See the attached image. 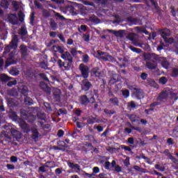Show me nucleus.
Returning <instances> with one entry per match:
<instances>
[{"label": "nucleus", "mask_w": 178, "mask_h": 178, "mask_svg": "<svg viewBox=\"0 0 178 178\" xmlns=\"http://www.w3.org/2000/svg\"><path fill=\"white\" fill-rule=\"evenodd\" d=\"M71 56H77V49L72 47L70 49V51Z\"/></svg>", "instance_id": "nucleus-45"}, {"label": "nucleus", "mask_w": 178, "mask_h": 178, "mask_svg": "<svg viewBox=\"0 0 178 178\" xmlns=\"http://www.w3.org/2000/svg\"><path fill=\"white\" fill-rule=\"evenodd\" d=\"M147 83L150 86V87H154L155 88L156 86V82L154 80L151 79H147Z\"/></svg>", "instance_id": "nucleus-43"}, {"label": "nucleus", "mask_w": 178, "mask_h": 178, "mask_svg": "<svg viewBox=\"0 0 178 178\" xmlns=\"http://www.w3.org/2000/svg\"><path fill=\"white\" fill-rule=\"evenodd\" d=\"M122 76L118 74H113L110 77L108 83L110 86H113L115 83H119L121 81Z\"/></svg>", "instance_id": "nucleus-8"}, {"label": "nucleus", "mask_w": 178, "mask_h": 178, "mask_svg": "<svg viewBox=\"0 0 178 178\" xmlns=\"http://www.w3.org/2000/svg\"><path fill=\"white\" fill-rule=\"evenodd\" d=\"M127 40L132 41V42H136V34L133 33H129L127 36Z\"/></svg>", "instance_id": "nucleus-28"}, {"label": "nucleus", "mask_w": 178, "mask_h": 178, "mask_svg": "<svg viewBox=\"0 0 178 178\" xmlns=\"http://www.w3.org/2000/svg\"><path fill=\"white\" fill-rule=\"evenodd\" d=\"M127 106L128 109H136L137 108V105H136V102L134 101H131L127 104Z\"/></svg>", "instance_id": "nucleus-26"}, {"label": "nucleus", "mask_w": 178, "mask_h": 178, "mask_svg": "<svg viewBox=\"0 0 178 178\" xmlns=\"http://www.w3.org/2000/svg\"><path fill=\"white\" fill-rule=\"evenodd\" d=\"M6 168L8 170H15V165L13 164H7Z\"/></svg>", "instance_id": "nucleus-63"}, {"label": "nucleus", "mask_w": 178, "mask_h": 178, "mask_svg": "<svg viewBox=\"0 0 178 178\" xmlns=\"http://www.w3.org/2000/svg\"><path fill=\"white\" fill-rule=\"evenodd\" d=\"M53 49H54L56 52H58L59 54H61V55H63V54L65 53V49H66V48H65V47L63 46L53 45Z\"/></svg>", "instance_id": "nucleus-19"}, {"label": "nucleus", "mask_w": 178, "mask_h": 178, "mask_svg": "<svg viewBox=\"0 0 178 178\" xmlns=\"http://www.w3.org/2000/svg\"><path fill=\"white\" fill-rule=\"evenodd\" d=\"M127 22L128 23H131V24H134V26H137L140 24V19L133 17H129L127 19Z\"/></svg>", "instance_id": "nucleus-17"}, {"label": "nucleus", "mask_w": 178, "mask_h": 178, "mask_svg": "<svg viewBox=\"0 0 178 178\" xmlns=\"http://www.w3.org/2000/svg\"><path fill=\"white\" fill-rule=\"evenodd\" d=\"M8 94L10 95V97H15L16 95V91L13 89H10L8 91Z\"/></svg>", "instance_id": "nucleus-55"}, {"label": "nucleus", "mask_w": 178, "mask_h": 178, "mask_svg": "<svg viewBox=\"0 0 178 178\" xmlns=\"http://www.w3.org/2000/svg\"><path fill=\"white\" fill-rule=\"evenodd\" d=\"M166 97H167L166 92H161L159 95V99H165V98H166Z\"/></svg>", "instance_id": "nucleus-53"}, {"label": "nucleus", "mask_w": 178, "mask_h": 178, "mask_svg": "<svg viewBox=\"0 0 178 178\" xmlns=\"http://www.w3.org/2000/svg\"><path fill=\"white\" fill-rule=\"evenodd\" d=\"M97 120V118L92 117L87 119V123L88 124H94Z\"/></svg>", "instance_id": "nucleus-37"}, {"label": "nucleus", "mask_w": 178, "mask_h": 178, "mask_svg": "<svg viewBox=\"0 0 178 178\" xmlns=\"http://www.w3.org/2000/svg\"><path fill=\"white\" fill-rule=\"evenodd\" d=\"M156 106V102H154L153 104H150V108L149 109H145V113H146V115H151V113H152V112H154V106Z\"/></svg>", "instance_id": "nucleus-21"}, {"label": "nucleus", "mask_w": 178, "mask_h": 178, "mask_svg": "<svg viewBox=\"0 0 178 178\" xmlns=\"http://www.w3.org/2000/svg\"><path fill=\"white\" fill-rule=\"evenodd\" d=\"M127 118L132 123H136L137 122V115L136 114H127Z\"/></svg>", "instance_id": "nucleus-24"}, {"label": "nucleus", "mask_w": 178, "mask_h": 178, "mask_svg": "<svg viewBox=\"0 0 178 178\" xmlns=\"http://www.w3.org/2000/svg\"><path fill=\"white\" fill-rule=\"evenodd\" d=\"M27 29L26 28V26H22L21 27L19 34V35H22V37H24V35H27Z\"/></svg>", "instance_id": "nucleus-27"}, {"label": "nucleus", "mask_w": 178, "mask_h": 178, "mask_svg": "<svg viewBox=\"0 0 178 178\" xmlns=\"http://www.w3.org/2000/svg\"><path fill=\"white\" fill-rule=\"evenodd\" d=\"M34 19H35V15L34 13H32L31 15V18H30L31 26H34Z\"/></svg>", "instance_id": "nucleus-49"}, {"label": "nucleus", "mask_w": 178, "mask_h": 178, "mask_svg": "<svg viewBox=\"0 0 178 178\" xmlns=\"http://www.w3.org/2000/svg\"><path fill=\"white\" fill-rule=\"evenodd\" d=\"M67 166L70 168V169H74V170H78V172H81V168L80 167V165L77 163H74L73 162L68 161L67 163Z\"/></svg>", "instance_id": "nucleus-13"}, {"label": "nucleus", "mask_w": 178, "mask_h": 178, "mask_svg": "<svg viewBox=\"0 0 178 178\" xmlns=\"http://www.w3.org/2000/svg\"><path fill=\"white\" fill-rule=\"evenodd\" d=\"M21 116L24 117V120H27L28 123L33 124L34 122H35V119H37V117L34 115L33 113H27L25 110H23L21 111Z\"/></svg>", "instance_id": "nucleus-7"}, {"label": "nucleus", "mask_w": 178, "mask_h": 178, "mask_svg": "<svg viewBox=\"0 0 178 178\" xmlns=\"http://www.w3.org/2000/svg\"><path fill=\"white\" fill-rule=\"evenodd\" d=\"M159 83H160V84L165 85L168 83V79L166 78V76H162L159 79Z\"/></svg>", "instance_id": "nucleus-39"}, {"label": "nucleus", "mask_w": 178, "mask_h": 178, "mask_svg": "<svg viewBox=\"0 0 178 178\" xmlns=\"http://www.w3.org/2000/svg\"><path fill=\"white\" fill-rule=\"evenodd\" d=\"M19 73V70L15 68L10 70V74H11V76H18Z\"/></svg>", "instance_id": "nucleus-42"}, {"label": "nucleus", "mask_w": 178, "mask_h": 178, "mask_svg": "<svg viewBox=\"0 0 178 178\" xmlns=\"http://www.w3.org/2000/svg\"><path fill=\"white\" fill-rule=\"evenodd\" d=\"M19 127L24 133H30V125L27 124L24 120H21L19 122Z\"/></svg>", "instance_id": "nucleus-11"}, {"label": "nucleus", "mask_w": 178, "mask_h": 178, "mask_svg": "<svg viewBox=\"0 0 178 178\" xmlns=\"http://www.w3.org/2000/svg\"><path fill=\"white\" fill-rule=\"evenodd\" d=\"M68 9L71 13H73V15H77V12H76V8L74 6H69Z\"/></svg>", "instance_id": "nucleus-54"}, {"label": "nucleus", "mask_w": 178, "mask_h": 178, "mask_svg": "<svg viewBox=\"0 0 178 178\" xmlns=\"http://www.w3.org/2000/svg\"><path fill=\"white\" fill-rule=\"evenodd\" d=\"M125 31H126L124 30L115 31L114 35H115V37H120V38H122L124 37Z\"/></svg>", "instance_id": "nucleus-25"}, {"label": "nucleus", "mask_w": 178, "mask_h": 178, "mask_svg": "<svg viewBox=\"0 0 178 178\" xmlns=\"http://www.w3.org/2000/svg\"><path fill=\"white\" fill-rule=\"evenodd\" d=\"M161 66L164 67V69H169V66H170V64L166 60L161 61Z\"/></svg>", "instance_id": "nucleus-36"}, {"label": "nucleus", "mask_w": 178, "mask_h": 178, "mask_svg": "<svg viewBox=\"0 0 178 178\" xmlns=\"http://www.w3.org/2000/svg\"><path fill=\"white\" fill-rule=\"evenodd\" d=\"M18 44L19 38L17 35H15L10 44L5 47L3 53V56H6L9 54L8 57L6 60V67H8L10 65H16L17 61L15 60V55H16V49L17 48ZM10 51H12L10 52Z\"/></svg>", "instance_id": "nucleus-1"}, {"label": "nucleus", "mask_w": 178, "mask_h": 178, "mask_svg": "<svg viewBox=\"0 0 178 178\" xmlns=\"http://www.w3.org/2000/svg\"><path fill=\"white\" fill-rule=\"evenodd\" d=\"M67 110H63L62 108H60L58 110V112L57 113L58 116H60V115H67Z\"/></svg>", "instance_id": "nucleus-50"}, {"label": "nucleus", "mask_w": 178, "mask_h": 178, "mask_svg": "<svg viewBox=\"0 0 178 178\" xmlns=\"http://www.w3.org/2000/svg\"><path fill=\"white\" fill-rule=\"evenodd\" d=\"M18 17H19V22H24V14L22 11L19 13Z\"/></svg>", "instance_id": "nucleus-47"}, {"label": "nucleus", "mask_w": 178, "mask_h": 178, "mask_svg": "<svg viewBox=\"0 0 178 178\" xmlns=\"http://www.w3.org/2000/svg\"><path fill=\"white\" fill-rule=\"evenodd\" d=\"M57 145L58 147H63L64 148H67L69 147V145H67L63 140H58Z\"/></svg>", "instance_id": "nucleus-35"}, {"label": "nucleus", "mask_w": 178, "mask_h": 178, "mask_svg": "<svg viewBox=\"0 0 178 178\" xmlns=\"http://www.w3.org/2000/svg\"><path fill=\"white\" fill-rule=\"evenodd\" d=\"M44 106L46 107L47 111H52V108L51 107V104L48 102H44Z\"/></svg>", "instance_id": "nucleus-58"}, {"label": "nucleus", "mask_w": 178, "mask_h": 178, "mask_svg": "<svg viewBox=\"0 0 178 178\" xmlns=\"http://www.w3.org/2000/svg\"><path fill=\"white\" fill-rule=\"evenodd\" d=\"M92 92H90V97H88L86 95H83L79 98V102L81 105L86 106L88 104H95V97L92 95Z\"/></svg>", "instance_id": "nucleus-5"}, {"label": "nucleus", "mask_w": 178, "mask_h": 178, "mask_svg": "<svg viewBox=\"0 0 178 178\" xmlns=\"http://www.w3.org/2000/svg\"><path fill=\"white\" fill-rule=\"evenodd\" d=\"M1 6V8H3V9H8V8H9V1H8V0H2Z\"/></svg>", "instance_id": "nucleus-29"}, {"label": "nucleus", "mask_w": 178, "mask_h": 178, "mask_svg": "<svg viewBox=\"0 0 178 178\" xmlns=\"http://www.w3.org/2000/svg\"><path fill=\"white\" fill-rule=\"evenodd\" d=\"M147 77H148V74L145 72H143L140 74V78L142 79V80H147Z\"/></svg>", "instance_id": "nucleus-64"}, {"label": "nucleus", "mask_w": 178, "mask_h": 178, "mask_svg": "<svg viewBox=\"0 0 178 178\" xmlns=\"http://www.w3.org/2000/svg\"><path fill=\"white\" fill-rule=\"evenodd\" d=\"M24 103L26 104V105H29V106H31V105H33V99L30 98L29 97L25 96Z\"/></svg>", "instance_id": "nucleus-30"}, {"label": "nucleus", "mask_w": 178, "mask_h": 178, "mask_svg": "<svg viewBox=\"0 0 178 178\" xmlns=\"http://www.w3.org/2000/svg\"><path fill=\"white\" fill-rule=\"evenodd\" d=\"M134 169L135 170H136V172H144V168H140V167L138 166V165H134Z\"/></svg>", "instance_id": "nucleus-56"}, {"label": "nucleus", "mask_w": 178, "mask_h": 178, "mask_svg": "<svg viewBox=\"0 0 178 178\" xmlns=\"http://www.w3.org/2000/svg\"><path fill=\"white\" fill-rule=\"evenodd\" d=\"M49 24H50V27L51 29V30H56V29H58V24L55 22V19H50V22H49Z\"/></svg>", "instance_id": "nucleus-23"}, {"label": "nucleus", "mask_w": 178, "mask_h": 178, "mask_svg": "<svg viewBox=\"0 0 178 178\" xmlns=\"http://www.w3.org/2000/svg\"><path fill=\"white\" fill-rule=\"evenodd\" d=\"M18 91L20 92L24 97H27L29 94V88L26 86H21L18 88Z\"/></svg>", "instance_id": "nucleus-14"}, {"label": "nucleus", "mask_w": 178, "mask_h": 178, "mask_svg": "<svg viewBox=\"0 0 178 178\" xmlns=\"http://www.w3.org/2000/svg\"><path fill=\"white\" fill-rule=\"evenodd\" d=\"M83 38L84 41H86V42H88V41H90V34H83Z\"/></svg>", "instance_id": "nucleus-60"}, {"label": "nucleus", "mask_w": 178, "mask_h": 178, "mask_svg": "<svg viewBox=\"0 0 178 178\" xmlns=\"http://www.w3.org/2000/svg\"><path fill=\"white\" fill-rule=\"evenodd\" d=\"M17 84V81L13 80V81H10L8 82L7 86L8 87H12L13 86H16Z\"/></svg>", "instance_id": "nucleus-51"}, {"label": "nucleus", "mask_w": 178, "mask_h": 178, "mask_svg": "<svg viewBox=\"0 0 178 178\" xmlns=\"http://www.w3.org/2000/svg\"><path fill=\"white\" fill-rule=\"evenodd\" d=\"M91 87H92V84L91 82L88 81V79H85L82 81L81 90L83 91H89Z\"/></svg>", "instance_id": "nucleus-9"}, {"label": "nucleus", "mask_w": 178, "mask_h": 178, "mask_svg": "<svg viewBox=\"0 0 178 178\" xmlns=\"http://www.w3.org/2000/svg\"><path fill=\"white\" fill-rule=\"evenodd\" d=\"M104 168L106 170H111V162L106 161L105 163H104Z\"/></svg>", "instance_id": "nucleus-57"}, {"label": "nucleus", "mask_w": 178, "mask_h": 178, "mask_svg": "<svg viewBox=\"0 0 178 178\" xmlns=\"http://www.w3.org/2000/svg\"><path fill=\"white\" fill-rule=\"evenodd\" d=\"M83 5H86L87 6H94V3L91 1H88L87 0L82 1Z\"/></svg>", "instance_id": "nucleus-52"}, {"label": "nucleus", "mask_w": 178, "mask_h": 178, "mask_svg": "<svg viewBox=\"0 0 178 178\" xmlns=\"http://www.w3.org/2000/svg\"><path fill=\"white\" fill-rule=\"evenodd\" d=\"M61 59L67 62V65L65 67V70H70L72 69V66L73 65V56L70 54V52L65 51L60 56Z\"/></svg>", "instance_id": "nucleus-4"}, {"label": "nucleus", "mask_w": 178, "mask_h": 178, "mask_svg": "<svg viewBox=\"0 0 178 178\" xmlns=\"http://www.w3.org/2000/svg\"><path fill=\"white\" fill-rule=\"evenodd\" d=\"M172 77H177L178 76V68H172V73H171Z\"/></svg>", "instance_id": "nucleus-41"}, {"label": "nucleus", "mask_w": 178, "mask_h": 178, "mask_svg": "<svg viewBox=\"0 0 178 178\" xmlns=\"http://www.w3.org/2000/svg\"><path fill=\"white\" fill-rule=\"evenodd\" d=\"M143 58L146 60V67L150 70L156 69V56H152L149 53H144Z\"/></svg>", "instance_id": "nucleus-2"}, {"label": "nucleus", "mask_w": 178, "mask_h": 178, "mask_svg": "<svg viewBox=\"0 0 178 178\" xmlns=\"http://www.w3.org/2000/svg\"><path fill=\"white\" fill-rule=\"evenodd\" d=\"M121 92L122 94V97L124 98H129L130 97V91L127 89L122 90Z\"/></svg>", "instance_id": "nucleus-31"}, {"label": "nucleus", "mask_w": 178, "mask_h": 178, "mask_svg": "<svg viewBox=\"0 0 178 178\" xmlns=\"http://www.w3.org/2000/svg\"><path fill=\"white\" fill-rule=\"evenodd\" d=\"M129 49H131V51H132V52H135L136 54H141V52H143L141 49H138L133 46H130Z\"/></svg>", "instance_id": "nucleus-34"}, {"label": "nucleus", "mask_w": 178, "mask_h": 178, "mask_svg": "<svg viewBox=\"0 0 178 178\" xmlns=\"http://www.w3.org/2000/svg\"><path fill=\"white\" fill-rule=\"evenodd\" d=\"M42 16H44V17H49V16H51V13H49V12L47 10H43L42 12Z\"/></svg>", "instance_id": "nucleus-61"}, {"label": "nucleus", "mask_w": 178, "mask_h": 178, "mask_svg": "<svg viewBox=\"0 0 178 178\" xmlns=\"http://www.w3.org/2000/svg\"><path fill=\"white\" fill-rule=\"evenodd\" d=\"M57 65L58 66V67H60V69H62V67H64L65 70H66V66L67 65V61H62L61 59H58L57 61Z\"/></svg>", "instance_id": "nucleus-22"}, {"label": "nucleus", "mask_w": 178, "mask_h": 178, "mask_svg": "<svg viewBox=\"0 0 178 178\" xmlns=\"http://www.w3.org/2000/svg\"><path fill=\"white\" fill-rule=\"evenodd\" d=\"M92 72L95 76V77H101V70H99V67H96L92 68Z\"/></svg>", "instance_id": "nucleus-20"}, {"label": "nucleus", "mask_w": 178, "mask_h": 178, "mask_svg": "<svg viewBox=\"0 0 178 178\" xmlns=\"http://www.w3.org/2000/svg\"><path fill=\"white\" fill-rule=\"evenodd\" d=\"M97 54L99 55V56H102L101 59H102L103 60H105L106 62H108V60H112V59H113V56L109 55V54H108L107 52H104V51H101L99 50L97 51ZM105 55V56H102Z\"/></svg>", "instance_id": "nucleus-10"}, {"label": "nucleus", "mask_w": 178, "mask_h": 178, "mask_svg": "<svg viewBox=\"0 0 178 178\" xmlns=\"http://www.w3.org/2000/svg\"><path fill=\"white\" fill-rule=\"evenodd\" d=\"M39 76L40 77V79H42V80H44V81H47L48 83H49V79H48L47 74L44 73H40Z\"/></svg>", "instance_id": "nucleus-40"}, {"label": "nucleus", "mask_w": 178, "mask_h": 178, "mask_svg": "<svg viewBox=\"0 0 178 178\" xmlns=\"http://www.w3.org/2000/svg\"><path fill=\"white\" fill-rule=\"evenodd\" d=\"M55 16H56L57 17H58V19H60V20H62V21H63V20H66V18H65L64 17H63V15H61L60 13H56V14H55Z\"/></svg>", "instance_id": "nucleus-62"}, {"label": "nucleus", "mask_w": 178, "mask_h": 178, "mask_svg": "<svg viewBox=\"0 0 178 178\" xmlns=\"http://www.w3.org/2000/svg\"><path fill=\"white\" fill-rule=\"evenodd\" d=\"M134 95L136 97V99H141V98H144V94L141 91V89L136 88Z\"/></svg>", "instance_id": "nucleus-16"}, {"label": "nucleus", "mask_w": 178, "mask_h": 178, "mask_svg": "<svg viewBox=\"0 0 178 178\" xmlns=\"http://www.w3.org/2000/svg\"><path fill=\"white\" fill-rule=\"evenodd\" d=\"M0 80L1 81H9V80H10V77H9L8 75L3 74L0 76Z\"/></svg>", "instance_id": "nucleus-32"}, {"label": "nucleus", "mask_w": 178, "mask_h": 178, "mask_svg": "<svg viewBox=\"0 0 178 178\" xmlns=\"http://www.w3.org/2000/svg\"><path fill=\"white\" fill-rule=\"evenodd\" d=\"M19 48L22 59H26V58H27V55H29V49H27V47L24 44H21Z\"/></svg>", "instance_id": "nucleus-12"}, {"label": "nucleus", "mask_w": 178, "mask_h": 178, "mask_svg": "<svg viewBox=\"0 0 178 178\" xmlns=\"http://www.w3.org/2000/svg\"><path fill=\"white\" fill-rule=\"evenodd\" d=\"M136 29L139 32V33H145L146 34V35H148V34H149V32H148V31H147V30H143V29H141V28L140 27V26H137L136 28Z\"/></svg>", "instance_id": "nucleus-46"}, {"label": "nucleus", "mask_w": 178, "mask_h": 178, "mask_svg": "<svg viewBox=\"0 0 178 178\" xmlns=\"http://www.w3.org/2000/svg\"><path fill=\"white\" fill-rule=\"evenodd\" d=\"M108 102L113 106H119V99L115 96L108 99Z\"/></svg>", "instance_id": "nucleus-18"}, {"label": "nucleus", "mask_w": 178, "mask_h": 178, "mask_svg": "<svg viewBox=\"0 0 178 178\" xmlns=\"http://www.w3.org/2000/svg\"><path fill=\"white\" fill-rule=\"evenodd\" d=\"M31 133L32 140H34L35 141L38 140V137H40V132H38V129H37L36 128H32Z\"/></svg>", "instance_id": "nucleus-15"}, {"label": "nucleus", "mask_w": 178, "mask_h": 178, "mask_svg": "<svg viewBox=\"0 0 178 178\" xmlns=\"http://www.w3.org/2000/svg\"><path fill=\"white\" fill-rule=\"evenodd\" d=\"M159 32L166 44H173L175 42V39L172 38H168L170 37L172 34V32L168 28L159 29Z\"/></svg>", "instance_id": "nucleus-3"}, {"label": "nucleus", "mask_w": 178, "mask_h": 178, "mask_svg": "<svg viewBox=\"0 0 178 178\" xmlns=\"http://www.w3.org/2000/svg\"><path fill=\"white\" fill-rule=\"evenodd\" d=\"M79 71L81 75H78V77H83V79H87L90 76V68L88 66L81 63L79 65Z\"/></svg>", "instance_id": "nucleus-6"}, {"label": "nucleus", "mask_w": 178, "mask_h": 178, "mask_svg": "<svg viewBox=\"0 0 178 178\" xmlns=\"http://www.w3.org/2000/svg\"><path fill=\"white\" fill-rule=\"evenodd\" d=\"M156 169L160 172H165V166L157 164Z\"/></svg>", "instance_id": "nucleus-59"}, {"label": "nucleus", "mask_w": 178, "mask_h": 178, "mask_svg": "<svg viewBox=\"0 0 178 178\" xmlns=\"http://www.w3.org/2000/svg\"><path fill=\"white\" fill-rule=\"evenodd\" d=\"M40 67H42V69H44V70H48V63L42 61L40 63Z\"/></svg>", "instance_id": "nucleus-48"}, {"label": "nucleus", "mask_w": 178, "mask_h": 178, "mask_svg": "<svg viewBox=\"0 0 178 178\" xmlns=\"http://www.w3.org/2000/svg\"><path fill=\"white\" fill-rule=\"evenodd\" d=\"M57 37H58L61 42H63V44H66V39H65L63 33H59L58 35H57Z\"/></svg>", "instance_id": "nucleus-44"}, {"label": "nucleus", "mask_w": 178, "mask_h": 178, "mask_svg": "<svg viewBox=\"0 0 178 178\" xmlns=\"http://www.w3.org/2000/svg\"><path fill=\"white\" fill-rule=\"evenodd\" d=\"M38 124H40V127H42V129H49V127H51V125L49 124H44V122H38Z\"/></svg>", "instance_id": "nucleus-38"}, {"label": "nucleus", "mask_w": 178, "mask_h": 178, "mask_svg": "<svg viewBox=\"0 0 178 178\" xmlns=\"http://www.w3.org/2000/svg\"><path fill=\"white\" fill-rule=\"evenodd\" d=\"M38 119H40V120H47V115L44 113H38L37 114Z\"/></svg>", "instance_id": "nucleus-33"}]
</instances>
